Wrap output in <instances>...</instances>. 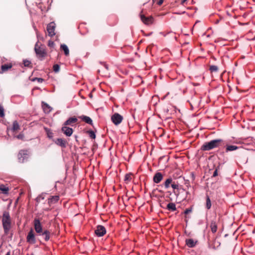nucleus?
Segmentation results:
<instances>
[{
    "mask_svg": "<svg viewBox=\"0 0 255 255\" xmlns=\"http://www.w3.org/2000/svg\"><path fill=\"white\" fill-rule=\"evenodd\" d=\"M34 227L36 233L39 236H42L45 241H48L50 239V232L42 227V224L38 219L34 220Z\"/></svg>",
    "mask_w": 255,
    "mask_h": 255,
    "instance_id": "obj_1",
    "label": "nucleus"
},
{
    "mask_svg": "<svg viewBox=\"0 0 255 255\" xmlns=\"http://www.w3.org/2000/svg\"><path fill=\"white\" fill-rule=\"evenodd\" d=\"M223 140L222 139H216L205 142L201 146L203 151H209L221 145Z\"/></svg>",
    "mask_w": 255,
    "mask_h": 255,
    "instance_id": "obj_2",
    "label": "nucleus"
},
{
    "mask_svg": "<svg viewBox=\"0 0 255 255\" xmlns=\"http://www.w3.org/2000/svg\"><path fill=\"white\" fill-rule=\"evenodd\" d=\"M34 51L37 57L40 60H42L47 55L46 46L39 42L35 44Z\"/></svg>",
    "mask_w": 255,
    "mask_h": 255,
    "instance_id": "obj_3",
    "label": "nucleus"
},
{
    "mask_svg": "<svg viewBox=\"0 0 255 255\" xmlns=\"http://www.w3.org/2000/svg\"><path fill=\"white\" fill-rule=\"evenodd\" d=\"M2 226L5 234H7L11 228V220L9 213L4 212L2 218Z\"/></svg>",
    "mask_w": 255,
    "mask_h": 255,
    "instance_id": "obj_4",
    "label": "nucleus"
},
{
    "mask_svg": "<svg viewBox=\"0 0 255 255\" xmlns=\"http://www.w3.org/2000/svg\"><path fill=\"white\" fill-rule=\"evenodd\" d=\"M29 156V151L27 150H21L18 154V159L20 162H24Z\"/></svg>",
    "mask_w": 255,
    "mask_h": 255,
    "instance_id": "obj_5",
    "label": "nucleus"
},
{
    "mask_svg": "<svg viewBox=\"0 0 255 255\" xmlns=\"http://www.w3.org/2000/svg\"><path fill=\"white\" fill-rule=\"evenodd\" d=\"M106 228L102 225L97 226L95 230V234L99 237H103L106 234Z\"/></svg>",
    "mask_w": 255,
    "mask_h": 255,
    "instance_id": "obj_6",
    "label": "nucleus"
},
{
    "mask_svg": "<svg viewBox=\"0 0 255 255\" xmlns=\"http://www.w3.org/2000/svg\"><path fill=\"white\" fill-rule=\"evenodd\" d=\"M123 120V117L119 113H115L111 117V120L115 125H118L121 124Z\"/></svg>",
    "mask_w": 255,
    "mask_h": 255,
    "instance_id": "obj_7",
    "label": "nucleus"
},
{
    "mask_svg": "<svg viewBox=\"0 0 255 255\" xmlns=\"http://www.w3.org/2000/svg\"><path fill=\"white\" fill-rule=\"evenodd\" d=\"M56 24L54 22L49 23L47 26V31L49 36L52 37L55 35V29Z\"/></svg>",
    "mask_w": 255,
    "mask_h": 255,
    "instance_id": "obj_8",
    "label": "nucleus"
},
{
    "mask_svg": "<svg viewBox=\"0 0 255 255\" xmlns=\"http://www.w3.org/2000/svg\"><path fill=\"white\" fill-rule=\"evenodd\" d=\"M140 17L141 21L145 24L149 25L153 23V18L151 16L146 17L143 14L140 13Z\"/></svg>",
    "mask_w": 255,
    "mask_h": 255,
    "instance_id": "obj_9",
    "label": "nucleus"
},
{
    "mask_svg": "<svg viewBox=\"0 0 255 255\" xmlns=\"http://www.w3.org/2000/svg\"><path fill=\"white\" fill-rule=\"evenodd\" d=\"M62 131L67 136H71L73 132V129L72 128L66 127V126H64L61 128Z\"/></svg>",
    "mask_w": 255,
    "mask_h": 255,
    "instance_id": "obj_10",
    "label": "nucleus"
},
{
    "mask_svg": "<svg viewBox=\"0 0 255 255\" xmlns=\"http://www.w3.org/2000/svg\"><path fill=\"white\" fill-rule=\"evenodd\" d=\"M185 242L186 245L189 248H194L196 245L198 241L192 239H188L186 240Z\"/></svg>",
    "mask_w": 255,
    "mask_h": 255,
    "instance_id": "obj_11",
    "label": "nucleus"
},
{
    "mask_svg": "<svg viewBox=\"0 0 255 255\" xmlns=\"http://www.w3.org/2000/svg\"><path fill=\"white\" fill-rule=\"evenodd\" d=\"M163 179V176L160 172L156 173L153 176V181L155 183H159Z\"/></svg>",
    "mask_w": 255,
    "mask_h": 255,
    "instance_id": "obj_12",
    "label": "nucleus"
},
{
    "mask_svg": "<svg viewBox=\"0 0 255 255\" xmlns=\"http://www.w3.org/2000/svg\"><path fill=\"white\" fill-rule=\"evenodd\" d=\"M78 121V119L75 117L69 118L64 124V126L70 125L72 126L73 124L76 123Z\"/></svg>",
    "mask_w": 255,
    "mask_h": 255,
    "instance_id": "obj_13",
    "label": "nucleus"
},
{
    "mask_svg": "<svg viewBox=\"0 0 255 255\" xmlns=\"http://www.w3.org/2000/svg\"><path fill=\"white\" fill-rule=\"evenodd\" d=\"M42 107L45 114H49L52 110V108L49 105L43 102H42Z\"/></svg>",
    "mask_w": 255,
    "mask_h": 255,
    "instance_id": "obj_14",
    "label": "nucleus"
},
{
    "mask_svg": "<svg viewBox=\"0 0 255 255\" xmlns=\"http://www.w3.org/2000/svg\"><path fill=\"white\" fill-rule=\"evenodd\" d=\"M55 143L62 147H65L66 145V141L65 139L61 138H57L55 141Z\"/></svg>",
    "mask_w": 255,
    "mask_h": 255,
    "instance_id": "obj_15",
    "label": "nucleus"
},
{
    "mask_svg": "<svg viewBox=\"0 0 255 255\" xmlns=\"http://www.w3.org/2000/svg\"><path fill=\"white\" fill-rule=\"evenodd\" d=\"M79 118H80L82 121H83L87 124H88L91 125L93 124V121L89 117L83 115L79 117Z\"/></svg>",
    "mask_w": 255,
    "mask_h": 255,
    "instance_id": "obj_16",
    "label": "nucleus"
},
{
    "mask_svg": "<svg viewBox=\"0 0 255 255\" xmlns=\"http://www.w3.org/2000/svg\"><path fill=\"white\" fill-rule=\"evenodd\" d=\"M59 199V196H53L48 199V204L49 205L53 204L56 203Z\"/></svg>",
    "mask_w": 255,
    "mask_h": 255,
    "instance_id": "obj_17",
    "label": "nucleus"
},
{
    "mask_svg": "<svg viewBox=\"0 0 255 255\" xmlns=\"http://www.w3.org/2000/svg\"><path fill=\"white\" fill-rule=\"evenodd\" d=\"M239 148V147L236 145H227L226 148V152L232 151L236 150Z\"/></svg>",
    "mask_w": 255,
    "mask_h": 255,
    "instance_id": "obj_18",
    "label": "nucleus"
},
{
    "mask_svg": "<svg viewBox=\"0 0 255 255\" xmlns=\"http://www.w3.org/2000/svg\"><path fill=\"white\" fill-rule=\"evenodd\" d=\"M210 228L213 233H215L217 230V225L215 221H212L210 224Z\"/></svg>",
    "mask_w": 255,
    "mask_h": 255,
    "instance_id": "obj_19",
    "label": "nucleus"
},
{
    "mask_svg": "<svg viewBox=\"0 0 255 255\" xmlns=\"http://www.w3.org/2000/svg\"><path fill=\"white\" fill-rule=\"evenodd\" d=\"M167 209L171 211H175L176 210V205L174 203H169L167 205Z\"/></svg>",
    "mask_w": 255,
    "mask_h": 255,
    "instance_id": "obj_20",
    "label": "nucleus"
},
{
    "mask_svg": "<svg viewBox=\"0 0 255 255\" xmlns=\"http://www.w3.org/2000/svg\"><path fill=\"white\" fill-rule=\"evenodd\" d=\"M19 129V126L18 123L16 121H15L13 122L12 127L11 128V130L13 131H16Z\"/></svg>",
    "mask_w": 255,
    "mask_h": 255,
    "instance_id": "obj_21",
    "label": "nucleus"
},
{
    "mask_svg": "<svg viewBox=\"0 0 255 255\" xmlns=\"http://www.w3.org/2000/svg\"><path fill=\"white\" fill-rule=\"evenodd\" d=\"M60 47L64 51L65 55L67 56L69 54V50L66 45L61 44Z\"/></svg>",
    "mask_w": 255,
    "mask_h": 255,
    "instance_id": "obj_22",
    "label": "nucleus"
},
{
    "mask_svg": "<svg viewBox=\"0 0 255 255\" xmlns=\"http://www.w3.org/2000/svg\"><path fill=\"white\" fill-rule=\"evenodd\" d=\"M0 190H1L3 194H7L9 189L4 185L1 184L0 185Z\"/></svg>",
    "mask_w": 255,
    "mask_h": 255,
    "instance_id": "obj_23",
    "label": "nucleus"
},
{
    "mask_svg": "<svg viewBox=\"0 0 255 255\" xmlns=\"http://www.w3.org/2000/svg\"><path fill=\"white\" fill-rule=\"evenodd\" d=\"M221 245V243L220 241L217 240V239H215L213 243L212 246L213 248L214 249H217L219 248Z\"/></svg>",
    "mask_w": 255,
    "mask_h": 255,
    "instance_id": "obj_24",
    "label": "nucleus"
},
{
    "mask_svg": "<svg viewBox=\"0 0 255 255\" xmlns=\"http://www.w3.org/2000/svg\"><path fill=\"white\" fill-rule=\"evenodd\" d=\"M212 206L211 200L208 196L206 197V207L209 210L211 208Z\"/></svg>",
    "mask_w": 255,
    "mask_h": 255,
    "instance_id": "obj_25",
    "label": "nucleus"
},
{
    "mask_svg": "<svg viewBox=\"0 0 255 255\" xmlns=\"http://www.w3.org/2000/svg\"><path fill=\"white\" fill-rule=\"evenodd\" d=\"M12 67L11 65L4 64L1 66V69L3 72L6 71Z\"/></svg>",
    "mask_w": 255,
    "mask_h": 255,
    "instance_id": "obj_26",
    "label": "nucleus"
},
{
    "mask_svg": "<svg viewBox=\"0 0 255 255\" xmlns=\"http://www.w3.org/2000/svg\"><path fill=\"white\" fill-rule=\"evenodd\" d=\"M172 179L171 178H168L164 182L165 188L167 189L169 187L170 184L172 183Z\"/></svg>",
    "mask_w": 255,
    "mask_h": 255,
    "instance_id": "obj_27",
    "label": "nucleus"
},
{
    "mask_svg": "<svg viewBox=\"0 0 255 255\" xmlns=\"http://www.w3.org/2000/svg\"><path fill=\"white\" fill-rule=\"evenodd\" d=\"M27 241L29 243H31L32 242V228H31L29 231L27 237Z\"/></svg>",
    "mask_w": 255,
    "mask_h": 255,
    "instance_id": "obj_28",
    "label": "nucleus"
},
{
    "mask_svg": "<svg viewBox=\"0 0 255 255\" xmlns=\"http://www.w3.org/2000/svg\"><path fill=\"white\" fill-rule=\"evenodd\" d=\"M210 70L213 72H217L218 70V67L216 65H211L210 66Z\"/></svg>",
    "mask_w": 255,
    "mask_h": 255,
    "instance_id": "obj_29",
    "label": "nucleus"
},
{
    "mask_svg": "<svg viewBox=\"0 0 255 255\" xmlns=\"http://www.w3.org/2000/svg\"><path fill=\"white\" fill-rule=\"evenodd\" d=\"M125 181H130L131 180V174H127L125 176Z\"/></svg>",
    "mask_w": 255,
    "mask_h": 255,
    "instance_id": "obj_30",
    "label": "nucleus"
},
{
    "mask_svg": "<svg viewBox=\"0 0 255 255\" xmlns=\"http://www.w3.org/2000/svg\"><path fill=\"white\" fill-rule=\"evenodd\" d=\"M53 69L55 73H57L60 70V66L58 64H55L53 66Z\"/></svg>",
    "mask_w": 255,
    "mask_h": 255,
    "instance_id": "obj_31",
    "label": "nucleus"
},
{
    "mask_svg": "<svg viewBox=\"0 0 255 255\" xmlns=\"http://www.w3.org/2000/svg\"><path fill=\"white\" fill-rule=\"evenodd\" d=\"M45 130L47 132V134L48 137L51 138L53 136V133L50 131V129L46 128Z\"/></svg>",
    "mask_w": 255,
    "mask_h": 255,
    "instance_id": "obj_32",
    "label": "nucleus"
},
{
    "mask_svg": "<svg viewBox=\"0 0 255 255\" xmlns=\"http://www.w3.org/2000/svg\"><path fill=\"white\" fill-rule=\"evenodd\" d=\"M89 134L90 137L92 139H95L96 138V134L93 131H90L89 132Z\"/></svg>",
    "mask_w": 255,
    "mask_h": 255,
    "instance_id": "obj_33",
    "label": "nucleus"
},
{
    "mask_svg": "<svg viewBox=\"0 0 255 255\" xmlns=\"http://www.w3.org/2000/svg\"><path fill=\"white\" fill-rule=\"evenodd\" d=\"M43 79L40 78H33V82L37 81L38 83H42L43 81Z\"/></svg>",
    "mask_w": 255,
    "mask_h": 255,
    "instance_id": "obj_34",
    "label": "nucleus"
},
{
    "mask_svg": "<svg viewBox=\"0 0 255 255\" xmlns=\"http://www.w3.org/2000/svg\"><path fill=\"white\" fill-rule=\"evenodd\" d=\"M4 116V109L2 107L0 106V117H3Z\"/></svg>",
    "mask_w": 255,
    "mask_h": 255,
    "instance_id": "obj_35",
    "label": "nucleus"
},
{
    "mask_svg": "<svg viewBox=\"0 0 255 255\" xmlns=\"http://www.w3.org/2000/svg\"><path fill=\"white\" fill-rule=\"evenodd\" d=\"M31 64V62L30 61L27 60H23V64L24 66H29V65Z\"/></svg>",
    "mask_w": 255,
    "mask_h": 255,
    "instance_id": "obj_36",
    "label": "nucleus"
},
{
    "mask_svg": "<svg viewBox=\"0 0 255 255\" xmlns=\"http://www.w3.org/2000/svg\"><path fill=\"white\" fill-rule=\"evenodd\" d=\"M15 137L19 139H22L24 137V135L22 133H20L18 135H16Z\"/></svg>",
    "mask_w": 255,
    "mask_h": 255,
    "instance_id": "obj_37",
    "label": "nucleus"
},
{
    "mask_svg": "<svg viewBox=\"0 0 255 255\" xmlns=\"http://www.w3.org/2000/svg\"><path fill=\"white\" fill-rule=\"evenodd\" d=\"M44 199V197L42 196V195H40L38 197H37L36 199V201L37 202H40L41 200H43Z\"/></svg>",
    "mask_w": 255,
    "mask_h": 255,
    "instance_id": "obj_38",
    "label": "nucleus"
},
{
    "mask_svg": "<svg viewBox=\"0 0 255 255\" xmlns=\"http://www.w3.org/2000/svg\"><path fill=\"white\" fill-rule=\"evenodd\" d=\"M171 187L173 189H176L178 188V185L173 183L171 184Z\"/></svg>",
    "mask_w": 255,
    "mask_h": 255,
    "instance_id": "obj_39",
    "label": "nucleus"
},
{
    "mask_svg": "<svg viewBox=\"0 0 255 255\" xmlns=\"http://www.w3.org/2000/svg\"><path fill=\"white\" fill-rule=\"evenodd\" d=\"M191 212H192V209H190V208H188V209H186L184 211V214L187 215V214H189V213H190Z\"/></svg>",
    "mask_w": 255,
    "mask_h": 255,
    "instance_id": "obj_40",
    "label": "nucleus"
},
{
    "mask_svg": "<svg viewBox=\"0 0 255 255\" xmlns=\"http://www.w3.org/2000/svg\"><path fill=\"white\" fill-rule=\"evenodd\" d=\"M100 63L104 67V68L106 70H108V66L106 63H105L104 62H101Z\"/></svg>",
    "mask_w": 255,
    "mask_h": 255,
    "instance_id": "obj_41",
    "label": "nucleus"
},
{
    "mask_svg": "<svg viewBox=\"0 0 255 255\" xmlns=\"http://www.w3.org/2000/svg\"><path fill=\"white\" fill-rule=\"evenodd\" d=\"M217 175H218V170H217V169H216L213 173V176L215 177V176H217Z\"/></svg>",
    "mask_w": 255,
    "mask_h": 255,
    "instance_id": "obj_42",
    "label": "nucleus"
},
{
    "mask_svg": "<svg viewBox=\"0 0 255 255\" xmlns=\"http://www.w3.org/2000/svg\"><path fill=\"white\" fill-rule=\"evenodd\" d=\"M164 1V0H159L158 2H157V4L159 5H161L163 2Z\"/></svg>",
    "mask_w": 255,
    "mask_h": 255,
    "instance_id": "obj_43",
    "label": "nucleus"
},
{
    "mask_svg": "<svg viewBox=\"0 0 255 255\" xmlns=\"http://www.w3.org/2000/svg\"><path fill=\"white\" fill-rule=\"evenodd\" d=\"M54 44L53 42H49L48 45L49 46H52Z\"/></svg>",
    "mask_w": 255,
    "mask_h": 255,
    "instance_id": "obj_44",
    "label": "nucleus"
},
{
    "mask_svg": "<svg viewBox=\"0 0 255 255\" xmlns=\"http://www.w3.org/2000/svg\"><path fill=\"white\" fill-rule=\"evenodd\" d=\"M36 4H39L41 3V0H37L35 2Z\"/></svg>",
    "mask_w": 255,
    "mask_h": 255,
    "instance_id": "obj_45",
    "label": "nucleus"
},
{
    "mask_svg": "<svg viewBox=\"0 0 255 255\" xmlns=\"http://www.w3.org/2000/svg\"><path fill=\"white\" fill-rule=\"evenodd\" d=\"M37 89V87H34V88H33L32 89V90L33 91L34 90H35V89Z\"/></svg>",
    "mask_w": 255,
    "mask_h": 255,
    "instance_id": "obj_46",
    "label": "nucleus"
},
{
    "mask_svg": "<svg viewBox=\"0 0 255 255\" xmlns=\"http://www.w3.org/2000/svg\"><path fill=\"white\" fill-rule=\"evenodd\" d=\"M36 34H37V37L39 38V35H38V34L37 32H36Z\"/></svg>",
    "mask_w": 255,
    "mask_h": 255,
    "instance_id": "obj_47",
    "label": "nucleus"
},
{
    "mask_svg": "<svg viewBox=\"0 0 255 255\" xmlns=\"http://www.w3.org/2000/svg\"><path fill=\"white\" fill-rule=\"evenodd\" d=\"M6 255H10L9 253H7Z\"/></svg>",
    "mask_w": 255,
    "mask_h": 255,
    "instance_id": "obj_48",
    "label": "nucleus"
},
{
    "mask_svg": "<svg viewBox=\"0 0 255 255\" xmlns=\"http://www.w3.org/2000/svg\"><path fill=\"white\" fill-rule=\"evenodd\" d=\"M32 238H33V239H34V236H33H33H32Z\"/></svg>",
    "mask_w": 255,
    "mask_h": 255,
    "instance_id": "obj_49",
    "label": "nucleus"
}]
</instances>
